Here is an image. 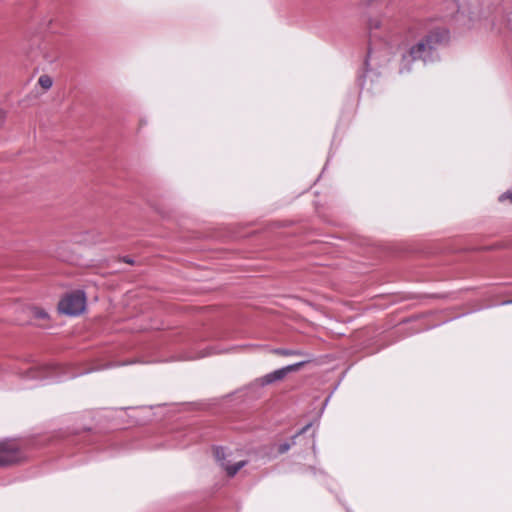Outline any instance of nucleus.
Returning a JSON list of instances; mask_svg holds the SVG:
<instances>
[{
  "instance_id": "obj_1",
  "label": "nucleus",
  "mask_w": 512,
  "mask_h": 512,
  "mask_svg": "<svg viewBox=\"0 0 512 512\" xmlns=\"http://www.w3.org/2000/svg\"><path fill=\"white\" fill-rule=\"evenodd\" d=\"M449 40V31L445 27L436 26L413 45L408 54L404 55L401 62L400 73L411 71L410 64L413 61L421 60L424 63L433 62L438 58L437 48Z\"/></svg>"
},
{
  "instance_id": "obj_2",
  "label": "nucleus",
  "mask_w": 512,
  "mask_h": 512,
  "mask_svg": "<svg viewBox=\"0 0 512 512\" xmlns=\"http://www.w3.org/2000/svg\"><path fill=\"white\" fill-rule=\"evenodd\" d=\"M26 458L25 444L16 439L0 441V466L18 463Z\"/></svg>"
},
{
  "instance_id": "obj_3",
  "label": "nucleus",
  "mask_w": 512,
  "mask_h": 512,
  "mask_svg": "<svg viewBox=\"0 0 512 512\" xmlns=\"http://www.w3.org/2000/svg\"><path fill=\"white\" fill-rule=\"evenodd\" d=\"M59 311L69 316H77L86 308V296L77 290L67 293L58 304Z\"/></svg>"
},
{
  "instance_id": "obj_4",
  "label": "nucleus",
  "mask_w": 512,
  "mask_h": 512,
  "mask_svg": "<svg viewBox=\"0 0 512 512\" xmlns=\"http://www.w3.org/2000/svg\"><path fill=\"white\" fill-rule=\"evenodd\" d=\"M214 457L217 463L226 471L228 477H234L247 463L245 460L236 461L232 453H227L222 447L214 449Z\"/></svg>"
},
{
  "instance_id": "obj_5",
  "label": "nucleus",
  "mask_w": 512,
  "mask_h": 512,
  "mask_svg": "<svg viewBox=\"0 0 512 512\" xmlns=\"http://www.w3.org/2000/svg\"><path fill=\"white\" fill-rule=\"evenodd\" d=\"M61 370L62 368L57 364L37 365L28 369L24 377L27 379L56 380L58 379Z\"/></svg>"
},
{
  "instance_id": "obj_6",
  "label": "nucleus",
  "mask_w": 512,
  "mask_h": 512,
  "mask_svg": "<svg viewBox=\"0 0 512 512\" xmlns=\"http://www.w3.org/2000/svg\"><path fill=\"white\" fill-rule=\"evenodd\" d=\"M304 363L305 362L303 361V362H299V363L289 365V366L283 367L281 369L275 370V371L268 373L265 376L259 378L258 382L260 383V385L265 386V385H269L274 382L280 381L289 372L298 370L300 367H302L304 365Z\"/></svg>"
},
{
  "instance_id": "obj_7",
  "label": "nucleus",
  "mask_w": 512,
  "mask_h": 512,
  "mask_svg": "<svg viewBox=\"0 0 512 512\" xmlns=\"http://www.w3.org/2000/svg\"><path fill=\"white\" fill-rule=\"evenodd\" d=\"M309 427H310V424L303 427L295 436L292 437L290 442L281 443L278 446V453H280V454L286 453L295 444L296 437L300 434L305 433L309 429Z\"/></svg>"
},
{
  "instance_id": "obj_8",
  "label": "nucleus",
  "mask_w": 512,
  "mask_h": 512,
  "mask_svg": "<svg viewBox=\"0 0 512 512\" xmlns=\"http://www.w3.org/2000/svg\"><path fill=\"white\" fill-rule=\"evenodd\" d=\"M38 83L43 89L47 90L51 88L53 81L48 75H42L39 77Z\"/></svg>"
},
{
  "instance_id": "obj_9",
  "label": "nucleus",
  "mask_w": 512,
  "mask_h": 512,
  "mask_svg": "<svg viewBox=\"0 0 512 512\" xmlns=\"http://www.w3.org/2000/svg\"><path fill=\"white\" fill-rule=\"evenodd\" d=\"M275 353H277L279 355H284V356L303 355V352L300 350H289V349H276Z\"/></svg>"
},
{
  "instance_id": "obj_10",
  "label": "nucleus",
  "mask_w": 512,
  "mask_h": 512,
  "mask_svg": "<svg viewBox=\"0 0 512 512\" xmlns=\"http://www.w3.org/2000/svg\"><path fill=\"white\" fill-rule=\"evenodd\" d=\"M34 315L40 319H46L48 317L47 312L39 308L34 309Z\"/></svg>"
},
{
  "instance_id": "obj_11",
  "label": "nucleus",
  "mask_w": 512,
  "mask_h": 512,
  "mask_svg": "<svg viewBox=\"0 0 512 512\" xmlns=\"http://www.w3.org/2000/svg\"><path fill=\"white\" fill-rule=\"evenodd\" d=\"M381 27V20L379 19H371L369 22V28L372 29H378Z\"/></svg>"
},
{
  "instance_id": "obj_12",
  "label": "nucleus",
  "mask_w": 512,
  "mask_h": 512,
  "mask_svg": "<svg viewBox=\"0 0 512 512\" xmlns=\"http://www.w3.org/2000/svg\"><path fill=\"white\" fill-rule=\"evenodd\" d=\"M510 200V202L512 203V190L511 191H507L505 193H503L500 197H499V200L500 201H504V200Z\"/></svg>"
},
{
  "instance_id": "obj_13",
  "label": "nucleus",
  "mask_w": 512,
  "mask_h": 512,
  "mask_svg": "<svg viewBox=\"0 0 512 512\" xmlns=\"http://www.w3.org/2000/svg\"><path fill=\"white\" fill-rule=\"evenodd\" d=\"M374 51L372 49L369 50V53H368V57H367V60H366V66H369L370 65V62L374 60Z\"/></svg>"
},
{
  "instance_id": "obj_14",
  "label": "nucleus",
  "mask_w": 512,
  "mask_h": 512,
  "mask_svg": "<svg viewBox=\"0 0 512 512\" xmlns=\"http://www.w3.org/2000/svg\"><path fill=\"white\" fill-rule=\"evenodd\" d=\"M5 118H6L5 111L0 109V127L3 125Z\"/></svg>"
},
{
  "instance_id": "obj_15",
  "label": "nucleus",
  "mask_w": 512,
  "mask_h": 512,
  "mask_svg": "<svg viewBox=\"0 0 512 512\" xmlns=\"http://www.w3.org/2000/svg\"><path fill=\"white\" fill-rule=\"evenodd\" d=\"M124 261L129 264H133V260L130 258H124Z\"/></svg>"
},
{
  "instance_id": "obj_16",
  "label": "nucleus",
  "mask_w": 512,
  "mask_h": 512,
  "mask_svg": "<svg viewBox=\"0 0 512 512\" xmlns=\"http://www.w3.org/2000/svg\"><path fill=\"white\" fill-rule=\"evenodd\" d=\"M512 303V300L504 302V304Z\"/></svg>"
},
{
  "instance_id": "obj_17",
  "label": "nucleus",
  "mask_w": 512,
  "mask_h": 512,
  "mask_svg": "<svg viewBox=\"0 0 512 512\" xmlns=\"http://www.w3.org/2000/svg\"><path fill=\"white\" fill-rule=\"evenodd\" d=\"M346 511H347V512H352L349 508H346Z\"/></svg>"
}]
</instances>
